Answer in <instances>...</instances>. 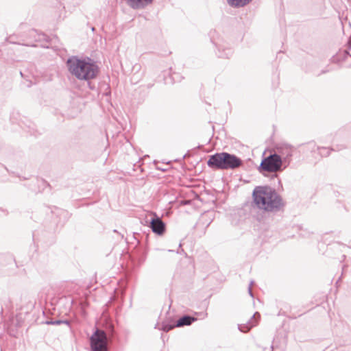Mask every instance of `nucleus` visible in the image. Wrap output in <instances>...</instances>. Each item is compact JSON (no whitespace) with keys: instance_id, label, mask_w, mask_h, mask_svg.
I'll return each mask as SVG.
<instances>
[{"instance_id":"nucleus-6","label":"nucleus","mask_w":351,"mask_h":351,"mask_svg":"<svg viewBox=\"0 0 351 351\" xmlns=\"http://www.w3.org/2000/svg\"><path fill=\"white\" fill-rule=\"evenodd\" d=\"M293 152V147L289 144H280L276 147L275 154L282 158L284 168H286L289 165Z\"/></svg>"},{"instance_id":"nucleus-11","label":"nucleus","mask_w":351,"mask_h":351,"mask_svg":"<svg viewBox=\"0 0 351 351\" xmlns=\"http://www.w3.org/2000/svg\"><path fill=\"white\" fill-rule=\"evenodd\" d=\"M308 145L311 147L312 152H315V149H316L318 151L319 155L321 156H324V157L328 156L330 154V152L331 150H333V149H329V148L325 147H317L313 143H308Z\"/></svg>"},{"instance_id":"nucleus-5","label":"nucleus","mask_w":351,"mask_h":351,"mask_svg":"<svg viewBox=\"0 0 351 351\" xmlns=\"http://www.w3.org/2000/svg\"><path fill=\"white\" fill-rule=\"evenodd\" d=\"M281 159L275 153L271 154L262 160L258 167L259 172L263 173V172L276 173L282 171L285 168H284V164Z\"/></svg>"},{"instance_id":"nucleus-14","label":"nucleus","mask_w":351,"mask_h":351,"mask_svg":"<svg viewBox=\"0 0 351 351\" xmlns=\"http://www.w3.org/2000/svg\"><path fill=\"white\" fill-rule=\"evenodd\" d=\"M177 327L176 326V322H173L172 324H169L165 322H162V330L165 332H169V330H172L173 328Z\"/></svg>"},{"instance_id":"nucleus-3","label":"nucleus","mask_w":351,"mask_h":351,"mask_svg":"<svg viewBox=\"0 0 351 351\" xmlns=\"http://www.w3.org/2000/svg\"><path fill=\"white\" fill-rule=\"evenodd\" d=\"M243 165V160L238 156L228 152L216 153L209 156L207 165L213 169H236Z\"/></svg>"},{"instance_id":"nucleus-10","label":"nucleus","mask_w":351,"mask_h":351,"mask_svg":"<svg viewBox=\"0 0 351 351\" xmlns=\"http://www.w3.org/2000/svg\"><path fill=\"white\" fill-rule=\"evenodd\" d=\"M197 319L191 317L190 315H184L181 317L176 322V326L177 327H182L184 326H190L193 322H194Z\"/></svg>"},{"instance_id":"nucleus-8","label":"nucleus","mask_w":351,"mask_h":351,"mask_svg":"<svg viewBox=\"0 0 351 351\" xmlns=\"http://www.w3.org/2000/svg\"><path fill=\"white\" fill-rule=\"evenodd\" d=\"M260 317V313L258 312H256L251 319L247 322V323L239 324V330L243 332H248L252 327L257 325Z\"/></svg>"},{"instance_id":"nucleus-7","label":"nucleus","mask_w":351,"mask_h":351,"mask_svg":"<svg viewBox=\"0 0 351 351\" xmlns=\"http://www.w3.org/2000/svg\"><path fill=\"white\" fill-rule=\"evenodd\" d=\"M149 227L151 228L153 232L162 235L166 228L165 223L156 213L154 214V217L151 219Z\"/></svg>"},{"instance_id":"nucleus-9","label":"nucleus","mask_w":351,"mask_h":351,"mask_svg":"<svg viewBox=\"0 0 351 351\" xmlns=\"http://www.w3.org/2000/svg\"><path fill=\"white\" fill-rule=\"evenodd\" d=\"M154 0H127L128 5L134 9H142L151 4Z\"/></svg>"},{"instance_id":"nucleus-13","label":"nucleus","mask_w":351,"mask_h":351,"mask_svg":"<svg viewBox=\"0 0 351 351\" xmlns=\"http://www.w3.org/2000/svg\"><path fill=\"white\" fill-rule=\"evenodd\" d=\"M232 54V51L230 48H226L221 49V48L218 49L217 56L221 58H228Z\"/></svg>"},{"instance_id":"nucleus-16","label":"nucleus","mask_w":351,"mask_h":351,"mask_svg":"<svg viewBox=\"0 0 351 351\" xmlns=\"http://www.w3.org/2000/svg\"><path fill=\"white\" fill-rule=\"evenodd\" d=\"M253 284V282L252 281L251 283H250V285L248 288V292H249V294L251 297H253V293H252V288H251V286Z\"/></svg>"},{"instance_id":"nucleus-1","label":"nucleus","mask_w":351,"mask_h":351,"mask_svg":"<svg viewBox=\"0 0 351 351\" xmlns=\"http://www.w3.org/2000/svg\"><path fill=\"white\" fill-rule=\"evenodd\" d=\"M252 205L254 208L267 213H277L285 206L281 196L268 186H257L252 192Z\"/></svg>"},{"instance_id":"nucleus-4","label":"nucleus","mask_w":351,"mask_h":351,"mask_svg":"<svg viewBox=\"0 0 351 351\" xmlns=\"http://www.w3.org/2000/svg\"><path fill=\"white\" fill-rule=\"evenodd\" d=\"M113 332L112 325L108 327V334L104 330L96 329L90 338L91 351H108V339L112 337Z\"/></svg>"},{"instance_id":"nucleus-12","label":"nucleus","mask_w":351,"mask_h":351,"mask_svg":"<svg viewBox=\"0 0 351 351\" xmlns=\"http://www.w3.org/2000/svg\"><path fill=\"white\" fill-rule=\"evenodd\" d=\"M252 0H227L228 3L234 8H241L250 3Z\"/></svg>"},{"instance_id":"nucleus-2","label":"nucleus","mask_w":351,"mask_h":351,"mask_svg":"<svg viewBox=\"0 0 351 351\" xmlns=\"http://www.w3.org/2000/svg\"><path fill=\"white\" fill-rule=\"evenodd\" d=\"M66 67L69 72L80 81L90 80L96 78L99 73V67L90 58H79L77 56H71L66 60ZM90 88H93L88 83Z\"/></svg>"},{"instance_id":"nucleus-15","label":"nucleus","mask_w":351,"mask_h":351,"mask_svg":"<svg viewBox=\"0 0 351 351\" xmlns=\"http://www.w3.org/2000/svg\"><path fill=\"white\" fill-rule=\"evenodd\" d=\"M69 321L68 320H56V321H47L46 322V324L49 325H59V324H69Z\"/></svg>"}]
</instances>
